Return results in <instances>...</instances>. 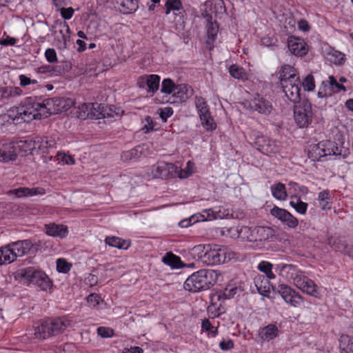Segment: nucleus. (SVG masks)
Listing matches in <instances>:
<instances>
[{
	"mask_svg": "<svg viewBox=\"0 0 353 353\" xmlns=\"http://www.w3.org/2000/svg\"><path fill=\"white\" fill-rule=\"evenodd\" d=\"M281 85L285 97L290 101L294 103L301 102V82L300 80Z\"/></svg>",
	"mask_w": 353,
	"mask_h": 353,
	"instance_id": "19",
	"label": "nucleus"
},
{
	"mask_svg": "<svg viewBox=\"0 0 353 353\" xmlns=\"http://www.w3.org/2000/svg\"><path fill=\"white\" fill-rule=\"evenodd\" d=\"M240 284L236 283H230L222 291V299H230L234 297V296L241 291H243Z\"/></svg>",
	"mask_w": 353,
	"mask_h": 353,
	"instance_id": "39",
	"label": "nucleus"
},
{
	"mask_svg": "<svg viewBox=\"0 0 353 353\" xmlns=\"http://www.w3.org/2000/svg\"><path fill=\"white\" fill-rule=\"evenodd\" d=\"M270 279L264 275H257L254 279V285L258 292L263 296L270 297L272 290L275 291L274 287L270 283Z\"/></svg>",
	"mask_w": 353,
	"mask_h": 353,
	"instance_id": "22",
	"label": "nucleus"
},
{
	"mask_svg": "<svg viewBox=\"0 0 353 353\" xmlns=\"http://www.w3.org/2000/svg\"><path fill=\"white\" fill-rule=\"evenodd\" d=\"M40 103L41 105L40 111H41L43 118L66 111L74 105V101L71 99L56 97L44 99Z\"/></svg>",
	"mask_w": 353,
	"mask_h": 353,
	"instance_id": "6",
	"label": "nucleus"
},
{
	"mask_svg": "<svg viewBox=\"0 0 353 353\" xmlns=\"http://www.w3.org/2000/svg\"><path fill=\"white\" fill-rule=\"evenodd\" d=\"M288 47L290 52L296 57H303L308 52V46L305 41L300 37L290 36L288 39Z\"/></svg>",
	"mask_w": 353,
	"mask_h": 353,
	"instance_id": "16",
	"label": "nucleus"
},
{
	"mask_svg": "<svg viewBox=\"0 0 353 353\" xmlns=\"http://www.w3.org/2000/svg\"><path fill=\"white\" fill-rule=\"evenodd\" d=\"M176 85L172 79H165L162 81L161 91L164 94L172 95Z\"/></svg>",
	"mask_w": 353,
	"mask_h": 353,
	"instance_id": "51",
	"label": "nucleus"
},
{
	"mask_svg": "<svg viewBox=\"0 0 353 353\" xmlns=\"http://www.w3.org/2000/svg\"><path fill=\"white\" fill-rule=\"evenodd\" d=\"M178 165L172 163L160 161L152 168V174L154 178L169 179L177 176Z\"/></svg>",
	"mask_w": 353,
	"mask_h": 353,
	"instance_id": "10",
	"label": "nucleus"
},
{
	"mask_svg": "<svg viewBox=\"0 0 353 353\" xmlns=\"http://www.w3.org/2000/svg\"><path fill=\"white\" fill-rule=\"evenodd\" d=\"M340 353H353V338L343 334L339 339Z\"/></svg>",
	"mask_w": 353,
	"mask_h": 353,
	"instance_id": "40",
	"label": "nucleus"
},
{
	"mask_svg": "<svg viewBox=\"0 0 353 353\" xmlns=\"http://www.w3.org/2000/svg\"><path fill=\"white\" fill-rule=\"evenodd\" d=\"M258 270L265 274V277L274 279L276 276L272 272L273 265L268 261H261L257 265Z\"/></svg>",
	"mask_w": 353,
	"mask_h": 353,
	"instance_id": "45",
	"label": "nucleus"
},
{
	"mask_svg": "<svg viewBox=\"0 0 353 353\" xmlns=\"http://www.w3.org/2000/svg\"><path fill=\"white\" fill-rule=\"evenodd\" d=\"M272 196L279 201H285L288 198V193L285 185L281 183H275L270 187Z\"/></svg>",
	"mask_w": 353,
	"mask_h": 353,
	"instance_id": "31",
	"label": "nucleus"
},
{
	"mask_svg": "<svg viewBox=\"0 0 353 353\" xmlns=\"http://www.w3.org/2000/svg\"><path fill=\"white\" fill-rule=\"evenodd\" d=\"M333 197L332 193L328 190H325L318 194L317 200L319 203V208L321 210H327L332 208V199Z\"/></svg>",
	"mask_w": 353,
	"mask_h": 353,
	"instance_id": "30",
	"label": "nucleus"
},
{
	"mask_svg": "<svg viewBox=\"0 0 353 353\" xmlns=\"http://www.w3.org/2000/svg\"><path fill=\"white\" fill-rule=\"evenodd\" d=\"M279 330L274 324H268V325L261 327L258 332L259 342H269L279 336Z\"/></svg>",
	"mask_w": 353,
	"mask_h": 353,
	"instance_id": "23",
	"label": "nucleus"
},
{
	"mask_svg": "<svg viewBox=\"0 0 353 353\" xmlns=\"http://www.w3.org/2000/svg\"><path fill=\"white\" fill-rule=\"evenodd\" d=\"M220 312L210 314L209 319L202 321L201 327L203 330L208 332V334L212 337L216 336L219 333V321L216 319L219 317Z\"/></svg>",
	"mask_w": 353,
	"mask_h": 353,
	"instance_id": "24",
	"label": "nucleus"
},
{
	"mask_svg": "<svg viewBox=\"0 0 353 353\" xmlns=\"http://www.w3.org/2000/svg\"><path fill=\"white\" fill-rule=\"evenodd\" d=\"M229 72L232 77L243 81L249 78V73L243 68L236 64L229 68Z\"/></svg>",
	"mask_w": 353,
	"mask_h": 353,
	"instance_id": "42",
	"label": "nucleus"
},
{
	"mask_svg": "<svg viewBox=\"0 0 353 353\" xmlns=\"http://www.w3.org/2000/svg\"><path fill=\"white\" fill-rule=\"evenodd\" d=\"M71 325V320L65 316L46 319L28 330L27 335L34 343L61 334Z\"/></svg>",
	"mask_w": 353,
	"mask_h": 353,
	"instance_id": "1",
	"label": "nucleus"
},
{
	"mask_svg": "<svg viewBox=\"0 0 353 353\" xmlns=\"http://www.w3.org/2000/svg\"><path fill=\"white\" fill-rule=\"evenodd\" d=\"M290 205L295 211L300 214H305L307 210L308 204L301 200L299 196L293 194L290 196Z\"/></svg>",
	"mask_w": 353,
	"mask_h": 353,
	"instance_id": "35",
	"label": "nucleus"
},
{
	"mask_svg": "<svg viewBox=\"0 0 353 353\" xmlns=\"http://www.w3.org/2000/svg\"><path fill=\"white\" fill-rule=\"evenodd\" d=\"M328 241L330 245L336 252L345 254L350 248L346 240L342 237L334 238L332 236L328 239Z\"/></svg>",
	"mask_w": 353,
	"mask_h": 353,
	"instance_id": "33",
	"label": "nucleus"
},
{
	"mask_svg": "<svg viewBox=\"0 0 353 353\" xmlns=\"http://www.w3.org/2000/svg\"><path fill=\"white\" fill-rule=\"evenodd\" d=\"M270 214L290 228H295L299 224L297 218L284 208L274 205L270 210Z\"/></svg>",
	"mask_w": 353,
	"mask_h": 353,
	"instance_id": "13",
	"label": "nucleus"
},
{
	"mask_svg": "<svg viewBox=\"0 0 353 353\" xmlns=\"http://www.w3.org/2000/svg\"><path fill=\"white\" fill-rule=\"evenodd\" d=\"M296 281V284L295 285L303 292L314 297L319 296L320 292L317 285L307 276L303 274L301 278Z\"/></svg>",
	"mask_w": 353,
	"mask_h": 353,
	"instance_id": "21",
	"label": "nucleus"
},
{
	"mask_svg": "<svg viewBox=\"0 0 353 353\" xmlns=\"http://www.w3.org/2000/svg\"><path fill=\"white\" fill-rule=\"evenodd\" d=\"M159 116L163 121H166L168 118L173 114V110L170 107H165L163 109H159Z\"/></svg>",
	"mask_w": 353,
	"mask_h": 353,
	"instance_id": "63",
	"label": "nucleus"
},
{
	"mask_svg": "<svg viewBox=\"0 0 353 353\" xmlns=\"http://www.w3.org/2000/svg\"><path fill=\"white\" fill-rule=\"evenodd\" d=\"M301 85L303 86L305 91H313L316 87L314 76L311 74L307 75L301 83Z\"/></svg>",
	"mask_w": 353,
	"mask_h": 353,
	"instance_id": "54",
	"label": "nucleus"
},
{
	"mask_svg": "<svg viewBox=\"0 0 353 353\" xmlns=\"http://www.w3.org/2000/svg\"><path fill=\"white\" fill-rule=\"evenodd\" d=\"M22 93V90L19 87L6 86L0 88V98L3 100L8 99Z\"/></svg>",
	"mask_w": 353,
	"mask_h": 353,
	"instance_id": "41",
	"label": "nucleus"
},
{
	"mask_svg": "<svg viewBox=\"0 0 353 353\" xmlns=\"http://www.w3.org/2000/svg\"><path fill=\"white\" fill-rule=\"evenodd\" d=\"M165 6V14H169L171 11H179L183 10V5L181 0H167Z\"/></svg>",
	"mask_w": 353,
	"mask_h": 353,
	"instance_id": "49",
	"label": "nucleus"
},
{
	"mask_svg": "<svg viewBox=\"0 0 353 353\" xmlns=\"http://www.w3.org/2000/svg\"><path fill=\"white\" fill-rule=\"evenodd\" d=\"M14 278L24 284L37 285L44 291L50 290L52 285L48 275L34 267L19 269L15 272Z\"/></svg>",
	"mask_w": 353,
	"mask_h": 353,
	"instance_id": "3",
	"label": "nucleus"
},
{
	"mask_svg": "<svg viewBox=\"0 0 353 353\" xmlns=\"http://www.w3.org/2000/svg\"><path fill=\"white\" fill-rule=\"evenodd\" d=\"M279 74L281 85L300 80L298 70L289 64L283 65L279 70Z\"/></svg>",
	"mask_w": 353,
	"mask_h": 353,
	"instance_id": "20",
	"label": "nucleus"
},
{
	"mask_svg": "<svg viewBox=\"0 0 353 353\" xmlns=\"http://www.w3.org/2000/svg\"><path fill=\"white\" fill-rule=\"evenodd\" d=\"M26 145V141L2 144L0 146V161L8 162L14 161L17 159L18 152L22 149L24 151L27 150L25 148Z\"/></svg>",
	"mask_w": 353,
	"mask_h": 353,
	"instance_id": "9",
	"label": "nucleus"
},
{
	"mask_svg": "<svg viewBox=\"0 0 353 353\" xmlns=\"http://www.w3.org/2000/svg\"><path fill=\"white\" fill-rule=\"evenodd\" d=\"M275 270L281 276L292 280L294 285L296 284V281L303 275L302 271L296 265L292 264L281 263L276 265Z\"/></svg>",
	"mask_w": 353,
	"mask_h": 353,
	"instance_id": "15",
	"label": "nucleus"
},
{
	"mask_svg": "<svg viewBox=\"0 0 353 353\" xmlns=\"http://www.w3.org/2000/svg\"><path fill=\"white\" fill-rule=\"evenodd\" d=\"M41 103L36 101L32 97L27 98L23 105L17 108L16 118L24 122H30L34 119H41L43 118L41 114Z\"/></svg>",
	"mask_w": 353,
	"mask_h": 353,
	"instance_id": "5",
	"label": "nucleus"
},
{
	"mask_svg": "<svg viewBox=\"0 0 353 353\" xmlns=\"http://www.w3.org/2000/svg\"><path fill=\"white\" fill-rule=\"evenodd\" d=\"M219 274V270H201L186 279L184 288L192 292L206 290L216 282Z\"/></svg>",
	"mask_w": 353,
	"mask_h": 353,
	"instance_id": "2",
	"label": "nucleus"
},
{
	"mask_svg": "<svg viewBox=\"0 0 353 353\" xmlns=\"http://www.w3.org/2000/svg\"><path fill=\"white\" fill-rule=\"evenodd\" d=\"M341 91L344 92L347 91L345 86L339 83L335 77L330 76L328 79L321 82L319 87L317 96L319 98L327 99Z\"/></svg>",
	"mask_w": 353,
	"mask_h": 353,
	"instance_id": "8",
	"label": "nucleus"
},
{
	"mask_svg": "<svg viewBox=\"0 0 353 353\" xmlns=\"http://www.w3.org/2000/svg\"><path fill=\"white\" fill-rule=\"evenodd\" d=\"M105 105L103 104H94V108L92 115L90 116V119H99L104 118Z\"/></svg>",
	"mask_w": 353,
	"mask_h": 353,
	"instance_id": "55",
	"label": "nucleus"
},
{
	"mask_svg": "<svg viewBox=\"0 0 353 353\" xmlns=\"http://www.w3.org/2000/svg\"><path fill=\"white\" fill-rule=\"evenodd\" d=\"M254 145L259 151L266 155L276 154L280 150V145L276 141L264 135L258 136Z\"/></svg>",
	"mask_w": 353,
	"mask_h": 353,
	"instance_id": "12",
	"label": "nucleus"
},
{
	"mask_svg": "<svg viewBox=\"0 0 353 353\" xmlns=\"http://www.w3.org/2000/svg\"><path fill=\"white\" fill-rule=\"evenodd\" d=\"M250 106L253 111L265 115L270 114L272 110V103L259 94L251 100Z\"/></svg>",
	"mask_w": 353,
	"mask_h": 353,
	"instance_id": "18",
	"label": "nucleus"
},
{
	"mask_svg": "<svg viewBox=\"0 0 353 353\" xmlns=\"http://www.w3.org/2000/svg\"><path fill=\"white\" fill-rule=\"evenodd\" d=\"M123 111L120 108L114 105L105 106L103 113L104 118H113L114 117H121Z\"/></svg>",
	"mask_w": 353,
	"mask_h": 353,
	"instance_id": "53",
	"label": "nucleus"
},
{
	"mask_svg": "<svg viewBox=\"0 0 353 353\" xmlns=\"http://www.w3.org/2000/svg\"><path fill=\"white\" fill-rule=\"evenodd\" d=\"M45 57L49 63H54L57 62V53L53 48H48L45 52Z\"/></svg>",
	"mask_w": 353,
	"mask_h": 353,
	"instance_id": "59",
	"label": "nucleus"
},
{
	"mask_svg": "<svg viewBox=\"0 0 353 353\" xmlns=\"http://www.w3.org/2000/svg\"><path fill=\"white\" fill-rule=\"evenodd\" d=\"M221 292L213 290L210 294V305L208 307V314L220 312L221 308Z\"/></svg>",
	"mask_w": 353,
	"mask_h": 353,
	"instance_id": "38",
	"label": "nucleus"
},
{
	"mask_svg": "<svg viewBox=\"0 0 353 353\" xmlns=\"http://www.w3.org/2000/svg\"><path fill=\"white\" fill-rule=\"evenodd\" d=\"M239 239L244 241H253L254 236V227H248V226H240L239 230Z\"/></svg>",
	"mask_w": 353,
	"mask_h": 353,
	"instance_id": "48",
	"label": "nucleus"
},
{
	"mask_svg": "<svg viewBox=\"0 0 353 353\" xmlns=\"http://www.w3.org/2000/svg\"><path fill=\"white\" fill-rule=\"evenodd\" d=\"M194 163L188 161L186 167L183 169L178 166L177 176L180 179H186L194 172Z\"/></svg>",
	"mask_w": 353,
	"mask_h": 353,
	"instance_id": "47",
	"label": "nucleus"
},
{
	"mask_svg": "<svg viewBox=\"0 0 353 353\" xmlns=\"http://www.w3.org/2000/svg\"><path fill=\"white\" fill-rule=\"evenodd\" d=\"M115 3L119 6L120 10L123 14H130L135 12L138 8L137 1L136 0H112Z\"/></svg>",
	"mask_w": 353,
	"mask_h": 353,
	"instance_id": "32",
	"label": "nucleus"
},
{
	"mask_svg": "<svg viewBox=\"0 0 353 353\" xmlns=\"http://www.w3.org/2000/svg\"><path fill=\"white\" fill-rule=\"evenodd\" d=\"M106 244L119 249H127L130 246V242L116 236H108L105 239Z\"/></svg>",
	"mask_w": 353,
	"mask_h": 353,
	"instance_id": "44",
	"label": "nucleus"
},
{
	"mask_svg": "<svg viewBox=\"0 0 353 353\" xmlns=\"http://www.w3.org/2000/svg\"><path fill=\"white\" fill-rule=\"evenodd\" d=\"M9 244L12 251H13V255L15 260L17 257L22 256L28 253L32 248V243L30 240L11 242Z\"/></svg>",
	"mask_w": 353,
	"mask_h": 353,
	"instance_id": "25",
	"label": "nucleus"
},
{
	"mask_svg": "<svg viewBox=\"0 0 353 353\" xmlns=\"http://www.w3.org/2000/svg\"><path fill=\"white\" fill-rule=\"evenodd\" d=\"M162 262L164 264L169 265L172 269H179L184 266L181 258L171 252L165 254V255L162 258Z\"/></svg>",
	"mask_w": 353,
	"mask_h": 353,
	"instance_id": "37",
	"label": "nucleus"
},
{
	"mask_svg": "<svg viewBox=\"0 0 353 353\" xmlns=\"http://www.w3.org/2000/svg\"><path fill=\"white\" fill-rule=\"evenodd\" d=\"M208 259L211 265H217L221 262V257L219 250H211L207 254Z\"/></svg>",
	"mask_w": 353,
	"mask_h": 353,
	"instance_id": "57",
	"label": "nucleus"
},
{
	"mask_svg": "<svg viewBox=\"0 0 353 353\" xmlns=\"http://www.w3.org/2000/svg\"><path fill=\"white\" fill-rule=\"evenodd\" d=\"M190 94V88L185 84H180L176 86L172 97L176 99L174 102H183L189 97Z\"/></svg>",
	"mask_w": 353,
	"mask_h": 353,
	"instance_id": "34",
	"label": "nucleus"
},
{
	"mask_svg": "<svg viewBox=\"0 0 353 353\" xmlns=\"http://www.w3.org/2000/svg\"><path fill=\"white\" fill-rule=\"evenodd\" d=\"M41 139L39 148H54L56 145L55 139L52 137H43Z\"/></svg>",
	"mask_w": 353,
	"mask_h": 353,
	"instance_id": "58",
	"label": "nucleus"
},
{
	"mask_svg": "<svg viewBox=\"0 0 353 353\" xmlns=\"http://www.w3.org/2000/svg\"><path fill=\"white\" fill-rule=\"evenodd\" d=\"M46 234L52 236L63 238L68 234V228L63 225L50 223L46 225Z\"/></svg>",
	"mask_w": 353,
	"mask_h": 353,
	"instance_id": "29",
	"label": "nucleus"
},
{
	"mask_svg": "<svg viewBox=\"0 0 353 353\" xmlns=\"http://www.w3.org/2000/svg\"><path fill=\"white\" fill-rule=\"evenodd\" d=\"M313 112L312 104L308 101H303L294 107V119L300 128H307L312 122Z\"/></svg>",
	"mask_w": 353,
	"mask_h": 353,
	"instance_id": "7",
	"label": "nucleus"
},
{
	"mask_svg": "<svg viewBox=\"0 0 353 353\" xmlns=\"http://www.w3.org/2000/svg\"><path fill=\"white\" fill-rule=\"evenodd\" d=\"M71 267L72 265L63 259H59L57 261V270L59 272L67 273Z\"/></svg>",
	"mask_w": 353,
	"mask_h": 353,
	"instance_id": "56",
	"label": "nucleus"
},
{
	"mask_svg": "<svg viewBox=\"0 0 353 353\" xmlns=\"http://www.w3.org/2000/svg\"><path fill=\"white\" fill-rule=\"evenodd\" d=\"M94 108V103H83L79 107V117L82 119H90Z\"/></svg>",
	"mask_w": 353,
	"mask_h": 353,
	"instance_id": "52",
	"label": "nucleus"
},
{
	"mask_svg": "<svg viewBox=\"0 0 353 353\" xmlns=\"http://www.w3.org/2000/svg\"><path fill=\"white\" fill-rule=\"evenodd\" d=\"M222 254L223 255L222 263L236 262L239 260L237 254L228 248H223L222 246Z\"/></svg>",
	"mask_w": 353,
	"mask_h": 353,
	"instance_id": "50",
	"label": "nucleus"
},
{
	"mask_svg": "<svg viewBox=\"0 0 353 353\" xmlns=\"http://www.w3.org/2000/svg\"><path fill=\"white\" fill-rule=\"evenodd\" d=\"M329 60L335 65H341L345 62V54L334 48H330L327 52Z\"/></svg>",
	"mask_w": 353,
	"mask_h": 353,
	"instance_id": "43",
	"label": "nucleus"
},
{
	"mask_svg": "<svg viewBox=\"0 0 353 353\" xmlns=\"http://www.w3.org/2000/svg\"><path fill=\"white\" fill-rule=\"evenodd\" d=\"M58 159L62 161L63 163L68 165L74 164V159L70 155H68L63 152H59L57 154Z\"/></svg>",
	"mask_w": 353,
	"mask_h": 353,
	"instance_id": "61",
	"label": "nucleus"
},
{
	"mask_svg": "<svg viewBox=\"0 0 353 353\" xmlns=\"http://www.w3.org/2000/svg\"><path fill=\"white\" fill-rule=\"evenodd\" d=\"M288 185L293 188L294 190H296V188H298L299 193L301 195H307L309 192V189L305 185H299L297 183L290 181Z\"/></svg>",
	"mask_w": 353,
	"mask_h": 353,
	"instance_id": "64",
	"label": "nucleus"
},
{
	"mask_svg": "<svg viewBox=\"0 0 353 353\" xmlns=\"http://www.w3.org/2000/svg\"><path fill=\"white\" fill-rule=\"evenodd\" d=\"M219 28V25L216 22L213 23L212 21H210L209 19H208L206 28L208 34L207 43L208 44H210L211 41H214L215 37L218 33Z\"/></svg>",
	"mask_w": 353,
	"mask_h": 353,
	"instance_id": "46",
	"label": "nucleus"
},
{
	"mask_svg": "<svg viewBox=\"0 0 353 353\" xmlns=\"http://www.w3.org/2000/svg\"><path fill=\"white\" fill-rule=\"evenodd\" d=\"M332 155L341 156V149L335 141L330 140H323L317 144L311 145L308 150V157L314 161Z\"/></svg>",
	"mask_w": 353,
	"mask_h": 353,
	"instance_id": "4",
	"label": "nucleus"
},
{
	"mask_svg": "<svg viewBox=\"0 0 353 353\" xmlns=\"http://www.w3.org/2000/svg\"><path fill=\"white\" fill-rule=\"evenodd\" d=\"M273 236V230L270 227H254V238L252 242H263Z\"/></svg>",
	"mask_w": 353,
	"mask_h": 353,
	"instance_id": "27",
	"label": "nucleus"
},
{
	"mask_svg": "<svg viewBox=\"0 0 353 353\" xmlns=\"http://www.w3.org/2000/svg\"><path fill=\"white\" fill-rule=\"evenodd\" d=\"M87 301L92 307H97L101 301V297L97 294H91L87 298Z\"/></svg>",
	"mask_w": 353,
	"mask_h": 353,
	"instance_id": "62",
	"label": "nucleus"
},
{
	"mask_svg": "<svg viewBox=\"0 0 353 353\" xmlns=\"http://www.w3.org/2000/svg\"><path fill=\"white\" fill-rule=\"evenodd\" d=\"M14 261L13 251H12L10 244L1 246L0 248V265L10 264Z\"/></svg>",
	"mask_w": 353,
	"mask_h": 353,
	"instance_id": "36",
	"label": "nucleus"
},
{
	"mask_svg": "<svg viewBox=\"0 0 353 353\" xmlns=\"http://www.w3.org/2000/svg\"><path fill=\"white\" fill-rule=\"evenodd\" d=\"M46 193L45 188L42 187L27 188L21 187L19 188L10 190L6 192L8 196L13 198H22L33 196H43Z\"/></svg>",
	"mask_w": 353,
	"mask_h": 353,
	"instance_id": "17",
	"label": "nucleus"
},
{
	"mask_svg": "<svg viewBox=\"0 0 353 353\" xmlns=\"http://www.w3.org/2000/svg\"><path fill=\"white\" fill-rule=\"evenodd\" d=\"M277 291L283 300L292 306L297 307L303 301L301 296L291 287L285 284L279 285Z\"/></svg>",
	"mask_w": 353,
	"mask_h": 353,
	"instance_id": "14",
	"label": "nucleus"
},
{
	"mask_svg": "<svg viewBox=\"0 0 353 353\" xmlns=\"http://www.w3.org/2000/svg\"><path fill=\"white\" fill-rule=\"evenodd\" d=\"M222 236H225L232 239H239L240 226L236 224V221L232 220L228 223H222Z\"/></svg>",
	"mask_w": 353,
	"mask_h": 353,
	"instance_id": "28",
	"label": "nucleus"
},
{
	"mask_svg": "<svg viewBox=\"0 0 353 353\" xmlns=\"http://www.w3.org/2000/svg\"><path fill=\"white\" fill-rule=\"evenodd\" d=\"M97 333L99 336L103 338L112 337L114 335L113 330L105 327H99L97 329Z\"/></svg>",
	"mask_w": 353,
	"mask_h": 353,
	"instance_id": "60",
	"label": "nucleus"
},
{
	"mask_svg": "<svg viewBox=\"0 0 353 353\" xmlns=\"http://www.w3.org/2000/svg\"><path fill=\"white\" fill-rule=\"evenodd\" d=\"M139 83L146 84L148 92L154 93L159 88L160 77L157 74L145 75L140 77Z\"/></svg>",
	"mask_w": 353,
	"mask_h": 353,
	"instance_id": "26",
	"label": "nucleus"
},
{
	"mask_svg": "<svg viewBox=\"0 0 353 353\" xmlns=\"http://www.w3.org/2000/svg\"><path fill=\"white\" fill-rule=\"evenodd\" d=\"M194 103L202 125L207 130L214 129L213 119L210 117L208 105H207L205 99L202 97L196 96L194 98Z\"/></svg>",
	"mask_w": 353,
	"mask_h": 353,
	"instance_id": "11",
	"label": "nucleus"
}]
</instances>
